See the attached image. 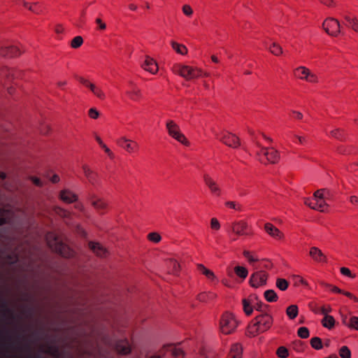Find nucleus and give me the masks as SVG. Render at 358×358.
Segmentation results:
<instances>
[{
	"instance_id": "nucleus-1",
	"label": "nucleus",
	"mask_w": 358,
	"mask_h": 358,
	"mask_svg": "<svg viewBox=\"0 0 358 358\" xmlns=\"http://www.w3.org/2000/svg\"><path fill=\"white\" fill-rule=\"evenodd\" d=\"M273 323L272 317L267 313H261L256 316L254 320L248 325L247 334L255 337L257 334L266 331Z\"/></svg>"
},
{
	"instance_id": "nucleus-2",
	"label": "nucleus",
	"mask_w": 358,
	"mask_h": 358,
	"mask_svg": "<svg viewBox=\"0 0 358 358\" xmlns=\"http://www.w3.org/2000/svg\"><path fill=\"white\" fill-rule=\"evenodd\" d=\"M172 71L174 73L180 76L187 80L197 78L202 75L201 69L181 64H175L172 67Z\"/></svg>"
},
{
	"instance_id": "nucleus-3",
	"label": "nucleus",
	"mask_w": 358,
	"mask_h": 358,
	"mask_svg": "<svg viewBox=\"0 0 358 358\" xmlns=\"http://www.w3.org/2000/svg\"><path fill=\"white\" fill-rule=\"evenodd\" d=\"M237 325V321L233 314L225 313L222 315L220 322V328L222 333L224 334H231L236 329Z\"/></svg>"
},
{
	"instance_id": "nucleus-4",
	"label": "nucleus",
	"mask_w": 358,
	"mask_h": 358,
	"mask_svg": "<svg viewBox=\"0 0 358 358\" xmlns=\"http://www.w3.org/2000/svg\"><path fill=\"white\" fill-rule=\"evenodd\" d=\"M323 29L331 36H337L342 34L341 22L336 18L327 17L322 25Z\"/></svg>"
},
{
	"instance_id": "nucleus-5",
	"label": "nucleus",
	"mask_w": 358,
	"mask_h": 358,
	"mask_svg": "<svg viewBox=\"0 0 358 358\" xmlns=\"http://www.w3.org/2000/svg\"><path fill=\"white\" fill-rule=\"evenodd\" d=\"M166 126L168 133L171 137L185 145L189 144L186 137L180 132L178 125L173 120L167 121Z\"/></svg>"
},
{
	"instance_id": "nucleus-6",
	"label": "nucleus",
	"mask_w": 358,
	"mask_h": 358,
	"mask_svg": "<svg viewBox=\"0 0 358 358\" xmlns=\"http://www.w3.org/2000/svg\"><path fill=\"white\" fill-rule=\"evenodd\" d=\"M214 133L217 138L229 147L236 148L240 145L239 138L233 134L229 132H223L221 134Z\"/></svg>"
},
{
	"instance_id": "nucleus-7",
	"label": "nucleus",
	"mask_w": 358,
	"mask_h": 358,
	"mask_svg": "<svg viewBox=\"0 0 358 358\" xmlns=\"http://www.w3.org/2000/svg\"><path fill=\"white\" fill-rule=\"evenodd\" d=\"M267 277L268 275L265 272L262 271H256L251 275L249 282L252 287L258 288L266 285Z\"/></svg>"
},
{
	"instance_id": "nucleus-8",
	"label": "nucleus",
	"mask_w": 358,
	"mask_h": 358,
	"mask_svg": "<svg viewBox=\"0 0 358 358\" xmlns=\"http://www.w3.org/2000/svg\"><path fill=\"white\" fill-rule=\"evenodd\" d=\"M256 144L261 148L260 152L259 154H262L265 156L266 160L268 162L271 164H275L278 162L280 159V155L276 150H275L273 148L262 147L258 143H256Z\"/></svg>"
},
{
	"instance_id": "nucleus-9",
	"label": "nucleus",
	"mask_w": 358,
	"mask_h": 358,
	"mask_svg": "<svg viewBox=\"0 0 358 358\" xmlns=\"http://www.w3.org/2000/svg\"><path fill=\"white\" fill-rule=\"evenodd\" d=\"M203 178L206 185L208 187L213 194L215 196H220L221 194L222 190L220 186L209 174L204 173Z\"/></svg>"
},
{
	"instance_id": "nucleus-10",
	"label": "nucleus",
	"mask_w": 358,
	"mask_h": 358,
	"mask_svg": "<svg viewBox=\"0 0 358 358\" xmlns=\"http://www.w3.org/2000/svg\"><path fill=\"white\" fill-rule=\"evenodd\" d=\"M0 54L3 57H14L20 55L21 54V51L16 46L5 45L1 48Z\"/></svg>"
},
{
	"instance_id": "nucleus-11",
	"label": "nucleus",
	"mask_w": 358,
	"mask_h": 358,
	"mask_svg": "<svg viewBox=\"0 0 358 358\" xmlns=\"http://www.w3.org/2000/svg\"><path fill=\"white\" fill-rule=\"evenodd\" d=\"M117 144L127 150L128 152H132L136 151L138 145L137 143L132 141L125 137H122L117 141Z\"/></svg>"
},
{
	"instance_id": "nucleus-12",
	"label": "nucleus",
	"mask_w": 358,
	"mask_h": 358,
	"mask_svg": "<svg viewBox=\"0 0 358 358\" xmlns=\"http://www.w3.org/2000/svg\"><path fill=\"white\" fill-rule=\"evenodd\" d=\"M126 94L130 99L137 101L142 97V93L139 88H138L132 82L129 83V89L127 90Z\"/></svg>"
},
{
	"instance_id": "nucleus-13",
	"label": "nucleus",
	"mask_w": 358,
	"mask_h": 358,
	"mask_svg": "<svg viewBox=\"0 0 358 358\" xmlns=\"http://www.w3.org/2000/svg\"><path fill=\"white\" fill-rule=\"evenodd\" d=\"M231 229L237 235H247L248 224L244 221L236 222L231 224Z\"/></svg>"
},
{
	"instance_id": "nucleus-14",
	"label": "nucleus",
	"mask_w": 358,
	"mask_h": 358,
	"mask_svg": "<svg viewBox=\"0 0 358 358\" xmlns=\"http://www.w3.org/2000/svg\"><path fill=\"white\" fill-rule=\"evenodd\" d=\"M142 67L152 74H155L158 71L157 64L152 58L148 56L145 57L144 62L142 64Z\"/></svg>"
},
{
	"instance_id": "nucleus-15",
	"label": "nucleus",
	"mask_w": 358,
	"mask_h": 358,
	"mask_svg": "<svg viewBox=\"0 0 358 358\" xmlns=\"http://www.w3.org/2000/svg\"><path fill=\"white\" fill-rule=\"evenodd\" d=\"M309 255L315 262H324L327 261L326 256L321 251V250L317 247H312L310 249Z\"/></svg>"
},
{
	"instance_id": "nucleus-16",
	"label": "nucleus",
	"mask_w": 358,
	"mask_h": 358,
	"mask_svg": "<svg viewBox=\"0 0 358 358\" xmlns=\"http://www.w3.org/2000/svg\"><path fill=\"white\" fill-rule=\"evenodd\" d=\"M345 20V25L358 33V20L356 17H351L348 14H342Z\"/></svg>"
},
{
	"instance_id": "nucleus-17",
	"label": "nucleus",
	"mask_w": 358,
	"mask_h": 358,
	"mask_svg": "<svg viewBox=\"0 0 358 358\" xmlns=\"http://www.w3.org/2000/svg\"><path fill=\"white\" fill-rule=\"evenodd\" d=\"M264 229L271 236L275 238L280 239L282 237V232L271 223L265 224Z\"/></svg>"
},
{
	"instance_id": "nucleus-18",
	"label": "nucleus",
	"mask_w": 358,
	"mask_h": 358,
	"mask_svg": "<svg viewBox=\"0 0 358 358\" xmlns=\"http://www.w3.org/2000/svg\"><path fill=\"white\" fill-rule=\"evenodd\" d=\"M59 196L63 201L68 203H73L77 199V196L67 189L61 191Z\"/></svg>"
},
{
	"instance_id": "nucleus-19",
	"label": "nucleus",
	"mask_w": 358,
	"mask_h": 358,
	"mask_svg": "<svg viewBox=\"0 0 358 358\" xmlns=\"http://www.w3.org/2000/svg\"><path fill=\"white\" fill-rule=\"evenodd\" d=\"M89 245L91 250L99 257H103L108 253V251L99 243L90 242Z\"/></svg>"
},
{
	"instance_id": "nucleus-20",
	"label": "nucleus",
	"mask_w": 358,
	"mask_h": 358,
	"mask_svg": "<svg viewBox=\"0 0 358 358\" xmlns=\"http://www.w3.org/2000/svg\"><path fill=\"white\" fill-rule=\"evenodd\" d=\"M242 351V347L239 343L234 344L231 348L229 358H241Z\"/></svg>"
},
{
	"instance_id": "nucleus-21",
	"label": "nucleus",
	"mask_w": 358,
	"mask_h": 358,
	"mask_svg": "<svg viewBox=\"0 0 358 358\" xmlns=\"http://www.w3.org/2000/svg\"><path fill=\"white\" fill-rule=\"evenodd\" d=\"M83 170L88 181L91 184L94 185L96 180V174L93 171H92L87 165L83 166Z\"/></svg>"
},
{
	"instance_id": "nucleus-22",
	"label": "nucleus",
	"mask_w": 358,
	"mask_h": 358,
	"mask_svg": "<svg viewBox=\"0 0 358 358\" xmlns=\"http://www.w3.org/2000/svg\"><path fill=\"white\" fill-rule=\"evenodd\" d=\"M91 203L92 205L94 207V208L101 213L103 212V210L106 209L107 206V204L105 201L99 199H95L94 196L92 197Z\"/></svg>"
},
{
	"instance_id": "nucleus-23",
	"label": "nucleus",
	"mask_w": 358,
	"mask_h": 358,
	"mask_svg": "<svg viewBox=\"0 0 358 358\" xmlns=\"http://www.w3.org/2000/svg\"><path fill=\"white\" fill-rule=\"evenodd\" d=\"M310 70L305 66H299L294 70V76L301 80H306Z\"/></svg>"
},
{
	"instance_id": "nucleus-24",
	"label": "nucleus",
	"mask_w": 358,
	"mask_h": 358,
	"mask_svg": "<svg viewBox=\"0 0 358 358\" xmlns=\"http://www.w3.org/2000/svg\"><path fill=\"white\" fill-rule=\"evenodd\" d=\"M197 269L202 274H203L208 279L210 280H214L216 279L214 273L212 271L206 268L203 264H198Z\"/></svg>"
},
{
	"instance_id": "nucleus-25",
	"label": "nucleus",
	"mask_w": 358,
	"mask_h": 358,
	"mask_svg": "<svg viewBox=\"0 0 358 358\" xmlns=\"http://www.w3.org/2000/svg\"><path fill=\"white\" fill-rule=\"evenodd\" d=\"M242 303L244 313L247 315H250L252 313L254 309L252 299H243Z\"/></svg>"
},
{
	"instance_id": "nucleus-26",
	"label": "nucleus",
	"mask_w": 358,
	"mask_h": 358,
	"mask_svg": "<svg viewBox=\"0 0 358 358\" xmlns=\"http://www.w3.org/2000/svg\"><path fill=\"white\" fill-rule=\"evenodd\" d=\"M322 324L324 327L331 329L335 325V320L331 315L324 316L323 319L322 320Z\"/></svg>"
},
{
	"instance_id": "nucleus-27",
	"label": "nucleus",
	"mask_w": 358,
	"mask_h": 358,
	"mask_svg": "<svg viewBox=\"0 0 358 358\" xmlns=\"http://www.w3.org/2000/svg\"><path fill=\"white\" fill-rule=\"evenodd\" d=\"M266 48L275 56H279L283 52L282 47L275 42L272 43L269 46L266 45Z\"/></svg>"
},
{
	"instance_id": "nucleus-28",
	"label": "nucleus",
	"mask_w": 358,
	"mask_h": 358,
	"mask_svg": "<svg viewBox=\"0 0 358 358\" xmlns=\"http://www.w3.org/2000/svg\"><path fill=\"white\" fill-rule=\"evenodd\" d=\"M116 348L120 354L124 355H128L131 352V348L127 342L117 343Z\"/></svg>"
},
{
	"instance_id": "nucleus-29",
	"label": "nucleus",
	"mask_w": 358,
	"mask_h": 358,
	"mask_svg": "<svg viewBox=\"0 0 358 358\" xmlns=\"http://www.w3.org/2000/svg\"><path fill=\"white\" fill-rule=\"evenodd\" d=\"M172 48L178 54L186 55L187 53V48L182 44L178 43L175 41L171 42Z\"/></svg>"
},
{
	"instance_id": "nucleus-30",
	"label": "nucleus",
	"mask_w": 358,
	"mask_h": 358,
	"mask_svg": "<svg viewBox=\"0 0 358 358\" xmlns=\"http://www.w3.org/2000/svg\"><path fill=\"white\" fill-rule=\"evenodd\" d=\"M327 286L331 289V290L333 292L343 294L345 295L346 296L353 299L355 301H356V302L358 301V299L356 296H353L350 292H344L343 290L339 289L338 287H337L336 286H333V285H327Z\"/></svg>"
},
{
	"instance_id": "nucleus-31",
	"label": "nucleus",
	"mask_w": 358,
	"mask_h": 358,
	"mask_svg": "<svg viewBox=\"0 0 358 358\" xmlns=\"http://www.w3.org/2000/svg\"><path fill=\"white\" fill-rule=\"evenodd\" d=\"M265 299L268 302H274L278 300V295L273 289L266 290L264 293Z\"/></svg>"
},
{
	"instance_id": "nucleus-32",
	"label": "nucleus",
	"mask_w": 358,
	"mask_h": 358,
	"mask_svg": "<svg viewBox=\"0 0 358 358\" xmlns=\"http://www.w3.org/2000/svg\"><path fill=\"white\" fill-rule=\"evenodd\" d=\"M299 310L296 305H291L286 310L287 315L289 319L293 320L298 315Z\"/></svg>"
},
{
	"instance_id": "nucleus-33",
	"label": "nucleus",
	"mask_w": 358,
	"mask_h": 358,
	"mask_svg": "<svg viewBox=\"0 0 358 358\" xmlns=\"http://www.w3.org/2000/svg\"><path fill=\"white\" fill-rule=\"evenodd\" d=\"M169 271L173 274H177L179 271L180 265L179 264L173 259H170L167 263Z\"/></svg>"
},
{
	"instance_id": "nucleus-34",
	"label": "nucleus",
	"mask_w": 358,
	"mask_h": 358,
	"mask_svg": "<svg viewBox=\"0 0 358 358\" xmlns=\"http://www.w3.org/2000/svg\"><path fill=\"white\" fill-rule=\"evenodd\" d=\"M235 273L240 278L245 279L248 274V271L246 268L241 266H237L234 268Z\"/></svg>"
},
{
	"instance_id": "nucleus-35",
	"label": "nucleus",
	"mask_w": 358,
	"mask_h": 358,
	"mask_svg": "<svg viewBox=\"0 0 358 358\" xmlns=\"http://www.w3.org/2000/svg\"><path fill=\"white\" fill-rule=\"evenodd\" d=\"M310 345L313 348L318 350L323 347L322 339L319 337H313L310 339Z\"/></svg>"
},
{
	"instance_id": "nucleus-36",
	"label": "nucleus",
	"mask_w": 358,
	"mask_h": 358,
	"mask_svg": "<svg viewBox=\"0 0 358 358\" xmlns=\"http://www.w3.org/2000/svg\"><path fill=\"white\" fill-rule=\"evenodd\" d=\"M289 282L284 278H277L276 287L281 291H285L288 288Z\"/></svg>"
},
{
	"instance_id": "nucleus-37",
	"label": "nucleus",
	"mask_w": 358,
	"mask_h": 358,
	"mask_svg": "<svg viewBox=\"0 0 358 358\" xmlns=\"http://www.w3.org/2000/svg\"><path fill=\"white\" fill-rule=\"evenodd\" d=\"M55 241L56 244V246L55 248V251L64 257H67V255L63 251L64 250H65L66 245L59 242L57 238H55Z\"/></svg>"
},
{
	"instance_id": "nucleus-38",
	"label": "nucleus",
	"mask_w": 358,
	"mask_h": 358,
	"mask_svg": "<svg viewBox=\"0 0 358 358\" xmlns=\"http://www.w3.org/2000/svg\"><path fill=\"white\" fill-rule=\"evenodd\" d=\"M330 135L341 141H343L345 138L344 131L340 129H336L331 131Z\"/></svg>"
},
{
	"instance_id": "nucleus-39",
	"label": "nucleus",
	"mask_w": 358,
	"mask_h": 358,
	"mask_svg": "<svg viewBox=\"0 0 358 358\" xmlns=\"http://www.w3.org/2000/svg\"><path fill=\"white\" fill-rule=\"evenodd\" d=\"M339 355L341 358H351V352L348 347L342 346L339 350Z\"/></svg>"
},
{
	"instance_id": "nucleus-40",
	"label": "nucleus",
	"mask_w": 358,
	"mask_h": 358,
	"mask_svg": "<svg viewBox=\"0 0 358 358\" xmlns=\"http://www.w3.org/2000/svg\"><path fill=\"white\" fill-rule=\"evenodd\" d=\"M348 327L354 329L358 331V317L351 316L349 318V323H348Z\"/></svg>"
},
{
	"instance_id": "nucleus-41",
	"label": "nucleus",
	"mask_w": 358,
	"mask_h": 358,
	"mask_svg": "<svg viewBox=\"0 0 358 358\" xmlns=\"http://www.w3.org/2000/svg\"><path fill=\"white\" fill-rule=\"evenodd\" d=\"M317 203V210L320 212H325L327 209L328 205L326 203V202L324 200V197L317 199L316 200Z\"/></svg>"
},
{
	"instance_id": "nucleus-42",
	"label": "nucleus",
	"mask_w": 358,
	"mask_h": 358,
	"mask_svg": "<svg viewBox=\"0 0 358 358\" xmlns=\"http://www.w3.org/2000/svg\"><path fill=\"white\" fill-rule=\"evenodd\" d=\"M216 296L213 293H201L198 295V299L200 301H206L208 299H213Z\"/></svg>"
},
{
	"instance_id": "nucleus-43",
	"label": "nucleus",
	"mask_w": 358,
	"mask_h": 358,
	"mask_svg": "<svg viewBox=\"0 0 358 358\" xmlns=\"http://www.w3.org/2000/svg\"><path fill=\"white\" fill-rule=\"evenodd\" d=\"M83 43V39L81 36H78L74 37L72 41L71 45L73 48H78L81 46Z\"/></svg>"
},
{
	"instance_id": "nucleus-44",
	"label": "nucleus",
	"mask_w": 358,
	"mask_h": 358,
	"mask_svg": "<svg viewBox=\"0 0 358 358\" xmlns=\"http://www.w3.org/2000/svg\"><path fill=\"white\" fill-rule=\"evenodd\" d=\"M276 354L280 358H286L289 355V352L285 347L280 346L278 348Z\"/></svg>"
},
{
	"instance_id": "nucleus-45",
	"label": "nucleus",
	"mask_w": 358,
	"mask_h": 358,
	"mask_svg": "<svg viewBox=\"0 0 358 358\" xmlns=\"http://www.w3.org/2000/svg\"><path fill=\"white\" fill-rule=\"evenodd\" d=\"M298 336L301 338H307L309 337L310 333L307 327H302L298 329Z\"/></svg>"
},
{
	"instance_id": "nucleus-46",
	"label": "nucleus",
	"mask_w": 358,
	"mask_h": 358,
	"mask_svg": "<svg viewBox=\"0 0 358 358\" xmlns=\"http://www.w3.org/2000/svg\"><path fill=\"white\" fill-rule=\"evenodd\" d=\"M96 141L98 142V143L99 144V145L105 150V152L108 154V155L110 157H113V152L110 151V150L103 143V142L102 141V140L100 138V137L99 136H96Z\"/></svg>"
},
{
	"instance_id": "nucleus-47",
	"label": "nucleus",
	"mask_w": 358,
	"mask_h": 358,
	"mask_svg": "<svg viewBox=\"0 0 358 358\" xmlns=\"http://www.w3.org/2000/svg\"><path fill=\"white\" fill-rule=\"evenodd\" d=\"M148 238L153 243H159L162 238L161 236L157 232H152L148 235Z\"/></svg>"
},
{
	"instance_id": "nucleus-48",
	"label": "nucleus",
	"mask_w": 358,
	"mask_h": 358,
	"mask_svg": "<svg viewBox=\"0 0 358 358\" xmlns=\"http://www.w3.org/2000/svg\"><path fill=\"white\" fill-rule=\"evenodd\" d=\"M304 203L306 206H309L310 208L317 210V203L315 199H306Z\"/></svg>"
},
{
	"instance_id": "nucleus-49",
	"label": "nucleus",
	"mask_w": 358,
	"mask_h": 358,
	"mask_svg": "<svg viewBox=\"0 0 358 358\" xmlns=\"http://www.w3.org/2000/svg\"><path fill=\"white\" fill-rule=\"evenodd\" d=\"M95 96H96L100 99H105V94L97 86L93 87L92 92Z\"/></svg>"
},
{
	"instance_id": "nucleus-50",
	"label": "nucleus",
	"mask_w": 358,
	"mask_h": 358,
	"mask_svg": "<svg viewBox=\"0 0 358 358\" xmlns=\"http://www.w3.org/2000/svg\"><path fill=\"white\" fill-rule=\"evenodd\" d=\"M225 205L229 207V208H231L232 209H234V210H239V211H241L242 210V207L240 204L238 203H236V202L234 201H227L225 203Z\"/></svg>"
},
{
	"instance_id": "nucleus-51",
	"label": "nucleus",
	"mask_w": 358,
	"mask_h": 358,
	"mask_svg": "<svg viewBox=\"0 0 358 358\" xmlns=\"http://www.w3.org/2000/svg\"><path fill=\"white\" fill-rule=\"evenodd\" d=\"M243 255L245 258L248 259V262H250V264H253L255 262H257L258 261V259L257 258H255L253 256H252L250 255V252L248 250H245L243 252Z\"/></svg>"
},
{
	"instance_id": "nucleus-52",
	"label": "nucleus",
	"mask_w": 358,
	"mask_h": 358,
	"mask_svg": "<svg viewBox=\"0 0 358 358\" xmlns=\"http://www.w3.org/2000/svg\"><path fill=\"white\" fill-rule=\"evenodd\" d=\"M88 115L92 119H97L99 116V113L96 108H92L89 110Z\"/></svg>"
},
{
	"instance_id": "nucleus-53",
	"label": "nucleus",
	"mask_w": 358,
	"mask_h": 358,
	"mask_svg": "<svg viewBox=\"0 0 358 358\" xmlns=\"http://www.w3.org/2000/svg\"><path fill=\"white\" fill-rule=\"evenodd\" d=\"M306 80L307 82L313 83H317L318 81L317 76L315 73H312L310 71H309L308 76H307Z\"/></svg>"
},
{
	"instance_id": "nucleus-54",
	"label": "nucleus",
	"mask_w": 358,
	"mask_h": 358,
	"mask_svg": "<svg viewBox=\"0 0 358 358\" xmlns=\"http://www.w3.org/2000/svg\"><path fill=\"white\" fill-rule=\"evenodd\" d=\"M182 12L185 15L191 16L193 13V10L189 5H184L182 6Z\"/></svg>"
},
{
	"instance_id": "nucleus-55",
	"label": "nucleus",
	"mask_w": 358,
	"mask_h": 358,
	"mask_svg": "<svg viewBox=\"0 0 358 358\" xmlns=\"http://www.w3.org/2000/svg\"><path fill=\"white\" fill-rule=\"evenodd\" d=\"M341 273L346 276H348L350 278H354L355 277V275L352 274L350 270L346 267H342L341 268Z\"/></svg>"
},
{
	"instance_id": "nucleus-56",
	"label": "nucleus",
	"mask_w": 358,
	"mask_h": 358,
	"mask_svg": "<svg viewBox=\"0 0 358 358\" xmlns=\"http://www.w3.org/2000/svg\"><path fill=\"white\" fill-rule=\"evenodd\" d=\"M210 227L213 229L218 230L220 228L219 221L216 218H212L210 220Z\"/></svg>"
},
{
	"instance_id": "nucleus-57",
	"label": "nucleus",
	"mask_w": 358,
	"mask_h": 358,
	"mask_svg": "<svg viewBox=\"0 0 358 358\" xmlns=\"http://www.w3.org/2000/svg\"><path fill=\"white\" fill-rule=\"evenodd\" d=\"M8 222V219L4 216V211L0 208V226Z\"/></svg>"
},
{
	"instance_id": "nucleus-58",
	"label": "nucleus",
	"mask_w": 358,
	"mask_h": 358,
	"mask_svg": "<svg viewBox=\"0 0 358 358\" xmlns=\"http://www.w3.org/2000/svg\"><path fill=\"white\" fill-rule=\"evenodd\" d=\"M171 352H172L173 356H174L176 357L183 355V352L180 349H178L176 348H173L171 349Z\"/></svg>"
},
{
	"instance_id": "nucleus-59",
	"label": "nucleus",
	"mask_w": 358,
	"mask_h": 358,
	"mask_svg": "<svg viewBox=\"0 0 358 358\" xmlns=\"http://www.w3.org/2000/svg\"><path fill=\"white\" fill-rule=\"evenodd\" d=\"M96 23L99 26V29L100 30H104L106 28V24L102 22V20L100 18H96L95 20Z\"/></svg>"
},
{
	"instance_id": "nucleus-60",
	"label": "nucleus",
	"mask_w": 358,
	"mask_h": 358,
	"mask_svg": "<svg viewBox=\"0 0 358 358\" xmlns=\"http://www.w3.org/2000/svg\"><path fill=\"white\" fill-rule=\"evenodd\" d=\"M29 10L36 14H39L41 11L38 8H37V3H35L34 5L29 6Z\"/></svg>"
},
{
	"instance_id": "nucleus-61",
	"label": "nucleus",
	"mask_w": 358,
	"mask_h": 358,
	"mask_svg": "<svg viewBox=\"0 0 358 358\" xmlns=\"http://www.w3.org/2000/svg\"><path fill=\"white\" fill-rule=\"evenodd\" d=\"M254 308L256 309L258 311L263 312V308L266 307V305H264L262 303H258L257 302L256 304H253Z\"/></svg>"
},
{
	"instance_id": "nucleus-62",
	"label": "nucleus",
	"mask_w": 358,
	"mask_h": 358,
	"mask_svg": "<svg viewBox=\"0 0 358 358\" xmlns=\"http://www.w3.org/2000/svg\"><path fill=\"white\" fill-rule=\"evenodd\" d=\"M331 312V307H321V309H320V313L324 315V316H326V315H329L328 313Z\"/></svg>"
},
{
	"instance_id": "nucleus-63",
	"label": "nucleus",
	"mask_w": 358,
	"mask_h": 358,
	"mask_svg": "<svg viewBox=\"0 0 358 358\" xmlns=\"http://www.w3.org/2000/svg\"><path fill=\"white\" fill-rule=\"evenodd\" d=\"M341 317L342 323L344 325H345L346 327H348V323H349L350 317L347 315H345L343 313H341Z\"/></svg>"
},
{
	"instance_id": "nucleus-64",
	"label": "nucleus",
	"mask_w": 358,
	"mask_h": 358,
	"mask_svg": "<svg viewBox=\"0 0 358 358\" xmlns=\"http://www.w3.org/2000/svg\"><path fill=\"white\" fill-rule=\"evenodd\" d=\"M31 180L38 187H41L43 185L41 180L36 177H31Z\"/></svg>"
}]
</instances>
